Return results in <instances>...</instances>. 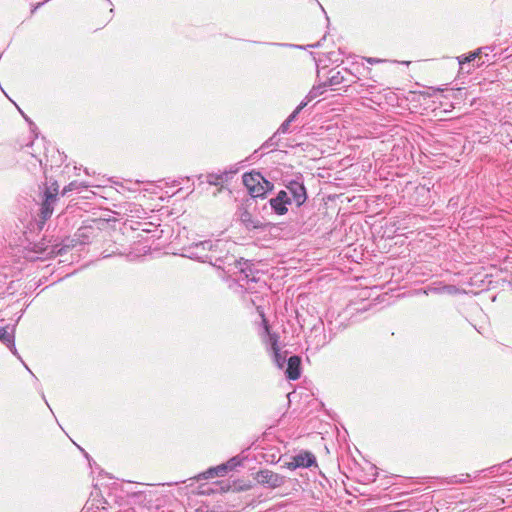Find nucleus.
Wrapping results in <instances>:
<instances>
[{
  "mask_svg": "<svg viewBox=\"0 0 512 512\" xmlns=\"http://www.w3.org/2000/svg\"><path fill=\"white\" fill-rule=\"evenodd\" d=\"M329 87L328 84H326V81L320 83L317 86H313L312 89L309 91V93L306 95L305 100L303 102H307V104L315 99L316 97L322 95L325 91V89Z\"/></svg>",
  "mask_w": 512,
  "mask_h": 512,
  "instance_id": "dca6fc26",
  "label": "nucleus"
},
{
  "mask_svg": "<svg viewBox=\"0 0 512 512\" xmlns=\"http://www.w3.org/2000/svg\"><path fill=\"white\" fill-rule=\"evenodd\" d=\"M228 472V469L225 465V463L218 465L217 467L210 468L208 470V473L211 476H224Z\"/></svg>",
  "mask_w": 512,
  "mask_h": 512,
  "instance_id": "aec40b11",
  "label": "nucleus"
},
{
  "mask_svg": "<svg viewBox=\"0 0 512 512\" xmlns=\"http://www.w3.org/2000/svg\"><path fill=\"white\" fill-rule=\"evenodd\" d=\"M273 353H274V358H275V362H276L277 366L279 368H282L284 366V363L286 362L285 356L281 355L279 348H278V350H273Z\"/></svg>",
  "mask_w": 512,
  "mask_h": 512,
  "instance_id": "b1692460",
  "label": "nucleus"
},
{
  "mask_svg": "<svg viewBox=\"0 0 512 512\" xmlns=\"http://www.w3.org/2000/svg\"><path fill=\"white\" fill-rule=\"evenodd\" d=\"M253 478L260 484L269 489H276L283 486L286 482V477L273 472L269 469H261L253 474Z\"/></svg>",
  "mask_w": 512,
  "mask_h": 512,
  "instance_id": "39448f33",
  "label": "nucleus"
},
{
  "mask_svg": "<svg viewBox=\"0 0 512 512\" xmlns=\"http://www.w3.org/2000/svg\"><path fill=\"white\" fill-rule=\"evenodd\" d=\"M8 327H0V341L6 345L14 354L16 353L15 347V335L14 330L12 332L7 331Z\"/></svg>",
  "mask_w": 512,
  "mask_h": 512,
  "instance_id": "2eb2a0df",
  "label": "nucleus"
},
{
  "mask_svg": "<svg viewBox=\"0 0 512 512\" xmlns=\"http://www.w3.org/2000/svg\"><path fill=\"white\" fill-rule=\"evenodd\" d=\"M243 184L247 188L251 200L252 198H264L265 190H263V175L260 172L244 173L242 176Z\"/></svg>",
  "mask_w": 512,
  "mask_h": 512,
  "instance_id": "423d86ee",
  "label": "nucleus"
},
{
  "mask_svg": "<svg viewBox=\"0 0 512 512\" xmlns=\"http://www.w3.org/2000/svg\"><path fill=\"white\" fill-rule=\"evenodd\" d=\"M279 201L284 202L286 205H290L292 203V199L288 196L287 191L281 190L275 196Z\"/></svg>",
  "mask_w": 512,
  "mask_h": 512,
  "instance_id": "5701e85b",
  "label": "nucleus"
},
{
  "mask_svg": "<svg viewBox=\"0 0 512 512\" xmlns=\"http://www.w3.org/2000/svg\"><path fill=\"white\" fill-rule=\"evenodd\" d=\"M306 105H307V102H301L296 107V109L288 116L287 119L292 123L296 119L297 115L301 112V110L306 107Z\"/></svg>",
  "mask_w": 512,
  "mask_h": 512,
  "instance_id": "393cba45",
  "label": "nucleus"
},
{
  "mask_svg": "<svg viewBox=\"0 0 512 512\" xmlns=\"http://www.w3.org/2000/svg\"><path fill=\"white\" fill-rule=\"evenodd\" d=\"M295 459V465L298 468H310L312 466H317L316 457L310 451H301L297 455L293 456Z\"/></svg>",
  "mask_w": 512,
  "mask_h": 512,
  "instance_id": "9b49d317",
  "label": "nucleus"
},
{
  "mask_svg": "<svg viewBox=\"0 0 512 512\" xmlns=\"http://www.w3.org/2000/svg\"><path fill=\"white\" fill-rule=\"evenodd\" d=\"M301 178L302 177H297L296 179L287 181L285 184L286 189L292 196L290 198L295 202L297 207L302 206L308 198L307 190Z\"/></svg>",
  "mask_w": 512,
  "mask_h": 512,
  "instance_id": "0eeeda50",
  "label": "nucleus"
},
{
  "mask_svg": "<svg viewBox=\"0 0 512 512\" xmlns=\"http://www.w3.org/2000/svg\"><path fill=\"white\" fill-rule=\"evenodd\" d=\"M35 160L40 164V166L42 165V161L38 158H35Z\"/></svg>",
  "mask_w": 512,
  "mask_h": 512,
  "instance_id": "72a5a7b5",
  "label": "nucleus"
},
{
  "mask_svg": "<svg viewBox=\"0 0 512 512\" xmlns=\"http://www.w3.org/2000/svg\"><path fill=\"white\" fill-rule=\"evenodd\" d=\"M59 200V197H56L55 194L43 193L42 203L39 211V217L42 223H45L53 214L54 206L56 202Z\"/></svg>",
  "mask_w": 512,
  "mask_h": 512,
  "instance_id": "1a4fd4ad",
  "label": "nucleus"
},
{
  "mask_svg": "<svg viewBox=\"0 0 512 512\" xmlns=\"http://www.w3.org/2000/svg\"><path fill=\"white\" fill-rule=\"evenodd\" d=\"M291 122L286 119L278 128L277 133H287Z\"/></svg>",
  "mask_w": 512,
  "mask_h": 512,
  "instance_id": "c85d7f7f",
  "label": "nucleus"
},
{
  "mask_svg": "<svg viewBox=\"0 0 512 512\" xmlns=\"http://www.w3.org/2000/svg\"><path fill=\"white\" fill-rule=\"evenodd\" d=\"M199 244H200V243L195 244V246L192 248V249H193V251H191V254H192L193 252H197V253H199V254H207V253H208V249H204V248H202V247L197 249V246H198Z\"/></svg>",
  "mask_w": 512,
  "mask_h": 512,
  "instance_id": "7c9ffc66",
  "label": "nucleus"
},
{
  "mask_svg": "<svg viewBox=\"0 0 512 512\" xmlns=\"http://www.w3.org/2000/svg\"><path fill=\"white\" fill-rule=\"evenodd\" d=\"M237 169H226L220 172H212L206 174H200L197 176L199 184L207 183L209 185H213L218 187V191H222L224 188V184L228 183L234 174L237 173Z\"/></svg>",
  "mask_w": 512,
  "mask_h": 512,
  "instance_id": "20e7f679",
  "label": "nucleus"
},
{
  "mask_svg": "<svg viewBox=\"0 0 512 512\" xmlns=\"http://www.w3.org/2000/svg\"><path fill=\"white\" fill-rule=\"evenodd\" d=\"M208 249L207 254L192 253V257L202 262H207L214 267L223 270L226 274L232 276L236 274L237 258L230 254L228 250L224 249V244L221 241L212 243L210 240L202 241L197 246L198 248Z\"/></svg>",
  "mask_w": 512,
  "mask_h": 512,
  "instance_id": "f257e3e1",
  "label": "nucleus"
},
{
  "mask_svg": "<svg viewBox=\"0 0 512 512\" xmlns=\"http://www.w3.org/2000/svg\"><path fill=\"white\" fill-rule=\"evenodd\" d=\"M414 202L418 206H428L431 201L430 189L426 186H418L414 191Z\"/></svg>",
  "mask_w": 512,
  "mask_h": 512,
  "instance_id": "ddd939ff",
  "label": "nucleus"
},
{
  "mask_svg": "<svg viewBox=\"0 0 512 512\" xmlns=\"http://www.w3.org/2000/svg\"><path fill=\"white\" fill-rule=\"evenodd\" d=\"M277 132L274 133L263 145L262 148H270L277 146Z\"/></svg>",
  "mask_w": 512,
  "mask_h": 512,
  "instance_id": "a878e982",
  "label": "nucleus"
},
{
  "mask_svg": "<svg viewBox=\"0 0 512 512\" xmlns=\"http://www.w3.org/2000/svg\"><path fill=\"white\" fill-rule=\"evenodd\" d=\"M443 291L448 294H456L458 293L459 289L455 285H446L443 287Z\"/></svg>",
  "mask_w": 512,
  "mask_h": 512,
  "instance_id": "c756f323",
  "label": "nucleus"
},
{
  "mask_svg": "<svg viewBox=\"0 0 512 512\" xmlns=\"http://www.w3.org/2000/svg\"><path fill=\"white\" fill-rule=\"evenodd\" d=\"M262 185H263V190H265V195L274 189V184L264 177L262 180Z\"/></svg>",
  "mask_w": 512,
  "mask_h": 512,
  "instance_id": "cd10ccee",
  "label": "nucleus"
},
{
  "mask_svg": "<svg viewBox=\"0 0 512 512\" xmlns=\"http://www.w3.org/2000/svg\"><path fill=\"white\" fill-rule=\"evenodd\" d=\"M252 204L253 203L251 199H246L238 206L236 212L238 220L248 231L265 230L271 224L264 223L259 219L253 217L252 213L250 212Z\"/></svg>",
  "mask_w": 512,
  "mask_h": 512,
  "instance_id": "7ed1b4c3",
  "label": "nucleus"
},
{
  "mask_svg": "<svg viewBox=\"0 0 512 512\" xmlns=\"http://www.w3.org/2000/svg\"><path fill=\"white\" fill-rule=\"evenodd\" d=\"M359 67V64L356 62L352 64V68L342 67L340 69H330L325 80L326 84L332 87L333 90L343 89L344 92H348V89L352 87L353 84H357L360 81V77L357 74Z\"/></svg>",
  "mask_w": 512,
  "mask_h": 512,
  "instance_id": "f03ea898",
  "label": "nucleus"
},
{
  "mask_svg": "<svg viewBox=\"0 0 512 512\" xmlns=\"http://www.w3.org/2000/svg\"><path fill=\"white\" fill-rule=\"evenodd\" d=\"M257 312L259 313V315L261 317L264 331L269 336V341H270L272 350H278V348H279V346H278V340H279L278 334L270 332L269 322H268V320H267V318L265 316L264 310H263V308L261 306L257 307Z\"/></svg>",
  "mask_w": 512,
  "mask_h": 512,
  "instance_id": "f8f14e48",
  "label": "nucleus"
},
{
  "mask_svg": "<svg viewBox=\"0 0 512 512\" xmlns=\"http://www.w3.org/2000/svg\"><path fill=\"white\" fill-rule=\"evenodd\" d=\"M269 204H270V207H271L272 211L276 215L282 216V215H285L288 212L287 205L284 202L279 201L275 197L271 198L269 200Z\"/></svg>",
  "mask_w": 512,
  "mask_h": 512,
  "instance_id": "f3484780",
  "label": "nucleus"
},
{
  "mask_svg": "<svg viewBox=\"0 0 512 512\" xmlns=\"http://www.w3.org/2000/svg\"><path fill=\"white\" fill-rule=\"evenodd\" d=\"M470 479V474H461L460 476H452L450 477L448 483L449 484H460V483H466Z\"/></svg>",
  "mask_w": 512,
  "mask_h": 512,
  "instance_id": "4be33fe9",
  "label": "nucleus"
},
{
  "mask_svg": "<svg viewBox=\"0 0 512 512\" xmlns=\"http://www.w3.org/2000/svg\"><path fill=\"white\" fill-rule=\"evenodd\" d=\"M44 191L43 193L48 194L50 192L51 194H55L56 197L59 195V184L56 180L50 179L49 181H46L44 184Z\"/></svg>",
  "mask_w": 512,
  "mask_h": 512,
  "instance_id": "a211bd4d",
  "label": "nucleus"
},
{
  "mask_svg": "<svg viewBox=\"0 0 512 512\" xmlns=\"http://www.w3.org/2000/svg\"><path fill=\"white\" fill-rule=\"evenodd\" d=\"M362 60L371 65L387 62L386 59L375 58V57H362Z\"/></svg>",
  "mask_w": 512,
  "mask_h": 512,
  "instance_id": "bb28decb",
  "label": "nucleus"
},
{
  "mask_svg": "<svg viewBox=\"0 0 512 512\" xmlns=\"http://www.w3.org/2000/svg\"><path fill=\"white\" fill-rule=\"evenodd\" d=\"M286 378L289 380H297L301 376V357L293 355L287 360V369L285 371Z\"/></svg>",
  "mask_w": 512,
  "mask_h": 512,
  "instance_id": "9d476101",
  "label": "nucleus"
},
{
  "mask_svg": "<svg viewBox=\"0 0 512 512\" xmlns=\"http://www.w3.org/2000/svg\"><path fill=\"white\" fill-rule=\"evenodd\" d=\"M87 186L84 185L83 183L81 182H77V181H72L70 182L68 185H66L62 191H61V195L62 196H66L68 195L69 192L71 191H74V190H79L81 188H86Z\"/></svg>",
  "mask_w": 512,
  "mask_h": 512,
  "instance_id": "6ab92c4d",
  "label": "nucleus"
},
{
  "mask_svg": "<svg viewBox=\"0 0 512 512\" xmlns=\"http://www.w3.org/2000/svg\"><path fill=\"white\" fill-rule=\"evenodd\" d=\"M366 70H367V78H369V79L373 80L374 82H376V80H374V78L372 76V69L367 67Z\"/></svg>",
  "mask_w": 512,
  "mask_h": 512,
  "instance_id": "473e14b6",
  "label": "nucleus"
},
{
  "mask_svg": "<svg viewBox=\"0 0 512 512\" xmlns=\"http://www.w3.org/2000/svg\"><path fill=\"white\" fill-rule=\"evenodd\" d=\"M488 49H490V48L489 47H481V48H478L476 51L469 53L467 56L459 57L458 59H459L460 68L463 69L464 64L473 62L476 59L481 60V55L483 54V50H488ZM483 64H485L484 60L478 61L476 64V67H480Z\"/></svg>",
  "mask_w": 512,
  "mask_h": 512,
  "instance_id": "4468645a",
  "label": "nucleus"
},
{
  "mask_svg": "<svg viewBox=\"0 0 512 512\" xmlns=\"http://www.w3.org/2000/svg\"><path fill=\"white\" fill-rule=\"evenodd\" d=\"M236 264L237 268L235 275H238V282H245L248 285L250 282L258 281V278L256 277V273L258 271L255 270L254 264L251 261L239 258Z\"/></svg>",
  "mask_w": 512,
  "mask_h": 512,
  "instance_id": "6e6552de",
  "label": "nucleus"
},
{
  "mask_svg": "<svg viewBox=\"0 0 512 512\" xmlns=\"http://www.w3.org/2000/svg\"><path fill=\"white\" fill-rule=\"evenodd\" d=\"M285 467L289 470H295L298 468V466L295 465V459L293 457L290 462L285 463Z\"/></svg>",
  "mask_w": 512,
  "mask_h": 512,
  "instance_id": "2f4dec72",
  "label": "nucleus"
},
{
  "mask_svg": "<svg viewBox=\"0 0 512 512\" xmlns=\"http://www.w3.org/2000/svg\"><path fill=\"white\" fill-rule=\"evenodd\" d=\"M242 461H243V459L240 456H235V457H232L231 459H229L225 463V465H226L228 471H232V470L236 469V467L241 466Z\"/></svg>",
  "mask_w": 512,
  "mask_h": 512,
  "instance_id": "412c9836",
  "label": "nucleus"
}]
</instances>
